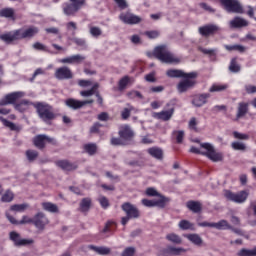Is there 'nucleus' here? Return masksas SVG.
<instances>
[{
	"instance_id": "obj_1",
	"label": "nucleus",
	"mask_w": 256,
	"mask_h": 256,
	"mask_svg": "<svg viewBox=\"0 0 256 256\" xmlns=\"http://www.w3.org/2000/svg\"><path fill=\"white\" fill-rule=\"evenodd\" d=\"M39 33V28L32 26L27 29H17L12 32H8L0 35L1 41H4L7 45L13 43V41H21L22 39H31Z\"/></svg>"
},
{
	"instance_id": "obj_2",
	"label": "nucleus",
	"mask_w": 256,
	"mask_h": 256,
	"mask_svg": "<svg viewBox=\"0 0 256 256\" xmlns=\"http://www.w3.org/2000/svg\"><path fill=\"white\" fill-rule=\"evenodd\" d=\"M200 147L205 151H201L199 148L192 146L190 148V153H194L195 155H203L204 157H207V159L212 161V163H221V161L225 159L223 152L217 151L215 149V146H213L209 142L200 143Z\"/></svg>"
},
{
	"instance_id": "obj_3",
	"label": "nucleus",
	"mask_w": 256,
	"mask_h": 256,
	"mask_svg": "<svg viewBox=\"0 0 256 256\" xmlns=\"http://www.w3.org/2000/svg\"><path fill=\"white\" fill-rule=\"evenodd\" d=\"M153 56L155 57V59H158V61H160L161 63H166L169 65L181 62L179 58L175 57V55H173V53L169 51L167 45L156 46L153 51Z\"/></svg>"
},
{
	"instance_id": "obj_4",
	"label": "nucleus",
	"mask_w": 256,
	"mask_h": 256,
	"mask_svg": "<svg viewBox=\"0 0 256 256\" xmlns=\"http://www.w3.org/2000/svg\"><path fill=\"white\" fill-rule=\"evenodd\" d=\"M34 109H36V113L44 123H49L55 119L56 115L53 112V106L49 105L45 102H35L33 104Z\"/></svg>"
},
{
	"instance_id": "obj_5",
	"label": "nucleus",
	"mask_w": 256,
	"mask_h": 256,
	"mask_svg": "<svg viewBox=\"0 0 256 256\" xmlns=\"http://www.w3.org/2000/svg\"><path fill=\"white\" fill-rule=\"evenodd\" d=\"M119 137H112L110 140L111 145H129L131 141H133V137H135V133L131 130L129 126H122L118 131Z\"/></svg>"
},
{
	"instance_id": "obj_6",
	"label": "nucleus",
	"mask_w": 256,
	"mask_h": 256,
	"mask_svg": "<svg viewBox=\"0 0 256 256\" xmlns=\"http://www.w3.org/2000/svg\"><path fill=\"white\" fill-rule=\"evenodd\" d=\"M121 209L126 213V216L121 219V223L124 226L127 225L131 219H139V217H141L139 208L129 202L123 203Z\"/></svg>"
},
{
	"instance_id": "obj_7",
	"label": "nucleus",
	"mask_w": 256,
	"mask_h": 256,
	"mask_svg": "<svg viewBox=\"0 0 256 256\" xmlns=\"http://www.w3.org/2000/svg\"><path fill=\"white\" fill-rule=\"evenodd\" d=\"M32 143L36 149H39L40 151H43L45 147H47V143H50V145H56L57 142L55 141V138L49 137L45 134H38L36 135Z\"/></svg>"
},
{
	"instance_id": "obj_8",
	"label": "nucleus",
	"mask_w": 256,
	"mask_h": 256,
	"mask_svg": "<svg viewBox=\"0 0 256 256\" xmlns=\"http://www.w3.org/2000/svg\"><path fill=\"white\" fill-rule=\"evenodd\" d=\"M222 7H224L225 11L227 13H238L243 14V5H241V2L239 0H219Z\"/></svg>"
},
{
	"instance_id": "obj_9",
	"label": "nucleus",
	"mask_w": 256,
	"mask_h": 256,
	"mask_svg": "<svg viewBox=\"0 0 256 256\" xmlns=\"http://www.w3.org/2000/svg\"><path fill=\"white\" fill-rule=\"evenodd\" d=\"M197 77H182V80L176 85L178 93H187L197 85Z\"/></svg>"
},
{
	"instance_id": "obj_10",
	"label": "nucleus",
	"mask_w": 256,
	"mask_h": 256,
	"mask_svg": "<svg viewBox=\"0 0 256 256\" xmlns=\"http://www.w3.org/2000/svg\"><path fill=\"white\" fill-rule=\"evenodd\" d=\"M224 197L228 201H232L233 203H245L247 198L249 197V192L242 190L238 193L232 192L231 190H226Z\"/></svg>"
},
{
	"instance_id": "obj_11",
	"label": "nucleus",
	"mask_w": 256,
	"mask_h": 256,
	"mask_svg": "<svg viewBox=\"0 0 256 256\" xmlns=\"http://www.w3.org/2000/svg\"><path fill=\"white\" fill-rule=\"evenodd\" d=\"M166 107H168V110L154 112L152 117H154V119H159L160 121H170L171 117H173L175 113V103L169 102L166 104Z\"/></svg>"
},
{
	"instance_id": "obj_12",
	"label": "nucleus",
	"mask_w": 256,
	"mask_h": 256,
	"mask_svg": "<svg viewBox=\"0 0 256 256\" xmlns=\"http://www.w3.org/2000/svg\"><path fill=\"white\" fill-rule=\"evenodd\" d=\"M21 97H25L24 92L17 91L8 93L0 100V107H6V105H13V107H15L17 100L21 99Z\"/></svg>"
},
{
	"instance_id": "obj_13",
	"label": "nucleus",
	"mask_w": 256,
	"mask_h": 256,
	"mask_svg": "<svg viewBox=\"0 0 256 256\" xmlns=\"http://www.w3.org/2000/svg\"><path fill=\"white\" fill-rule=\"evenodd\" d=\"M120 21L124 23L125 25H139L143 19L129 11L122 12L119 15Z\"/></svg>"
},
{
	"instance_id": "obj_14",
	"label": "nucleus",
	"mask_w": 256,
	"mask_h": 256,
	"mask_svg": "<svg viewBox=\"0 0 256 256\" xmlns=\"http://www.w3.org/2000/svg\"><path fill=\"white\" fill-rule=\"evenodd\" d=\"M221 31V28L216 24H206L198 28V33L202 37H213V35H217Z\"/></svg>"
},
{
	"instance_id": "obj_15",
	"label": "nucleus",
	"mask_w": 256,
	"mask_h": 256,
	"mask_svg": "<svg viewBox=\"0 0 256 256\" xmlns=\"http://www.w3.org/2000/svg\"><path fill=\"white\" fill-rule=\"evenodd\" d=\"M169 201V198L161 196V198L154 200L142 199V205H144V207H159L160 209H165Z\"/></svg>"
},
{
	"instance_id": "obj_16",
	"label": "nucleus",
	"mask_w": 256,
	"mask_h": 256,
	"mask_svg": "<svg viewBox=\"0 0 256 256\" xmlns=\"http://www.w3.org/2000/svg\"><path fill=\"white\" fill-rule=\"evenodd\" d=\"M166 75L171 79H183V77H199V73L196 71L186 73L179 69H169L166 71Z\"/></svg>"
},
{
	"instance_id": "obj_17",
	"label": "nucleus",
	"mask_w": 256,
	"mask_h": 256,
	"mask_svg": "<svg viewBox=\"0 0 256 256\" xmlns=\"http://www.w3.org/2000/svg\"><path fill=\"white\" fill-rule=\"evenodd\" d=\"M54 77L58 79V81H67L73 79V72L71 71V68L62 66L56 69Z\"/></svg>"
},
{
	"instance_id": "obj_18",
	"label": "nucleus",
	"mask_w": 256,
	"mask_h": 256,
	"mask_svg": "<svg viewBox=\"0 0 256 256\" xmlns=\"http://www.w3.org/2000/svg\"><path fill=\"white\" fill-rule=\"evenodd\" d=\"M10 241L14 242L15 247H25V245H33V239H21V234L15 231L9 233Z\"/></svg>"
},
{
	"instance_id": "obj_19",
	"label": "nucleus",
	"mask_w": 256,
	"mask_h": 256,
	"mask_svg": "<svg viewBox=\"0 0 256 256\" xmlns=\"http://www.w3.org/2000/svg\"><path fill=\"white\" fill-rule=\"evenodd\" d=\"M198 227H214L215 229H218L219 231L225 230V229H231V225L227 220H220L219 222H200L198 223Z\"/></svg>"
},
{
	"instance_id": "obj_20",
	"label": "nucleus",
	"mask_w": 256,
	"mask_h": 256,
	"mask_svg": "<svg viewBox=\"0 0 256 256\" xmlns=\"http://www.w3.org/2000/svg\"><path fill=\"white\" fill-rule=\"evenodd\" d=\"M49 225V219L47 218V216L45 215V213L43 212H38L35 216H34V227L36 229H40L41 231H43V229H45V226Z\"/></svg>"
},
{
	"instance_id": "obj_21",
	"label": "nucleus",
	"mask_w": 256,
	"mask_h": 256,
	"mask_svg": "<svg viewBox=\"0 0 256 256\" xmlns=\"http://www.w3.org/2000/svg\"><path fill=\"white\" fill-rule=\"evenodd\" d=\"M186 251L187 250H185L184 248L168 246L167 248L160 250L159 256H177L181 255V253H186Z\"/></svg>"
},
{
	"instance_id": "obj_22",
	"label": "nucleus",
	"mask_w": 256,
	"mask_h": 256,
	"mask_svg": "<svg viewBox=\"0 0 256 256\" xmlns=\"http://www.w3.org/2000/svg\"><path fill=\"white\" fill-rule=\"evenodd\" d=\"M62 10L64 15H67L68 17H75V14L79 11V7H77L75 2H66L62 5Z\"/></svg>"
},
{
	"instance_id": "obj_23",
	"label": "nucleus",
	"mask_w": 256,
	"mask_h": 256,
	"mask_svg": "<svg viewBox=\"0 0 256 256\" xmlns=\"http://www.w3.org/2000/svg\"><path fill=\"white\" fill-rule=\"evenodd\" d=\"M209 97H211V94L209 93L195 95L192 100V105H194V107H203V105L207 103Z\"/></svg>"
},
{
	"instance_id": "obj_24",
	"label": "nucleus",
	"mask_w": 256,
	"mask_h": 256,
	"mask_svg": "<svg viewBox=\"0 0 256 256\" xmlns=\"http://www.w3.org/2000/svg\"><path fill=\"white\" fill-rule=\"evenodd\" d=\"M248 26H249V21L239 16L234 17L233 20L230 21L231 29H242V27H248Z\"/></svg>"
},
{
	"instance_id": "obj_25",
	"label": "nucleus",
	"mask_w": 256,
	"mask_h": 256,
	"mask_svg": "<svg viewBox=\"0 0 256 256\" xmlns=\"http://www.w3.org/2000/svg\"><path fill=\"white\" fill-rule=\"evenodd\" d=\"M35 103L29 101V100H21L20 102H16L14 104L15 111H18V113H25V111H29V107L31 105L33 106Z\"/></svg>"
},
{
	"instance_id": "obj_26",
	"label": "nucleus",
	"mask_w": 256,
	"mask_h": 256,
	"mask_svg": "<svg viewBox=\"0 0 256 256\" xmlns=\"http://www.w3.org/2000/svg\"><path fill=\"white\" fill-rule=\"evenodd\" d=\"M247 113H249V103L247 102L238 103L236 121H239V119H242V117H245Z\"/></svg>"
},
{
	"instance_id": "obj_27",
	"label": "nucleus",
	"mask_w": 256,
	"mask_h": 256,
	"mask_svg": "<svg viewBox=\"0 0 256 256\" xmlns=\"http://www.w3.org/2000/svg\"><path fill=\"white\" fill-rule=\"evenodd\" d=\"M56 165L63 171H75L77 169V164L71 163L69 160H58Z\"/></svg>"
},
{
	"instance_id": "obj_28",
	"label": "nucleus",
	"mask_w": 256,
	"mask_h": 256,
	"mask_svg": "<svg viewBox=\"0 0 256 256\" xmlns=\"http://www.w3.org/2000/svg\"><path fill=\"white\" fill-rule=\"evenodd\" d=\"M65 105L69 109H73V111H77V109H82L83 102L75 98H68L65 100Z\"/></svg>"
},
{
	"instance_id": "obj_29",
	"label": "nucleus",
	"mask_w": 256,
	"mask_h": 256,
	"mask_svg": "<svg viewBox=\"0 0 256 256\" xmlns=\"http://www.w3.org/2000/svg\"><path fill=\"white\" fill-rule=\"evenodd\" d=\"M184 237L186 239H188V241H190V243H193V245H196V247L203 246V238H201V236L197 233L186 234V235H184Z\"/></svg>"
},
{
	"instance_id": "obj_30",
	"label": "nucleus",
	"mask_w": 256,
	"mask_h": 256,
	"mask_svg": "<svg viewBox=\"0 0 256 256\" xmlns=\"http://www.w3.org/2000/svg\"><path fill=\"white\" fill-rule=\"evenodd\" d=\"M83 61H85V56L81 55V54H76V55H72L69 56L67 58H63L62 60H60V63H83Z\"/></svg>"
},
{
	"instance_id": "obj_31",
	"label": "nucleus",
	"mask_w": 256,
	"mask_h": 256,
	"mask_svg": "<svg viewBox=\"0 0 256 256\" xmlns=\"http://www.w3.org/2000/svg\"><path fill=\"white\" fill-rule=\"evenodd\" d=\"M187 209L192 211V213H201V210L203 209V206L201 205V202L190 200L186 203Z\"/></svg>"
},
{
	"instance_id": "obj_32",
	"label": "nucleus",
	"mask_w": 256,
	"mask_h": 256,
	"mask_svg": "<svg viewBox=\"0 0 256 256\" xmlns=\"http://www.w3.org/2000/svg\"><path fill=\"white\" fill-rule=\"evenodd\" d=\"M147 153L150 154L151 157L157 159L158 161L163 160V149L159 147H151L147 150Z\"/></svg>"
},
{
	"instance_id": "obj_33",
	"label": "nucleus",
	"mask_w": 256,
	"mask_h": 256,
	"mask_svg": "<svg viewBox=\"0 0 256 256\" xmlns=\"http://www.w3.org/2000/svg\"><path fill=\"white\" fill-rule=\"evenodd\" d=\"M0 123H2L4 127L10 129V131H16V133H19V131H21V126H18L15 123L5 119L3 116H0Z\"/></svg>"
},
{
	"instance_id": "obj_34",
	"label": "nucleus",
	"mask_w": 256,
	"mask_h": 256,
	"mask_svg": "<svg viewBox=\"0 0 256 256\" xmlns=\"http://www.w3.org/2000/svg\"><path fill=\"white\" fill-rule=\"evenodd\" d=\"M88 249L95 251V253H98V255H109V253H111V248L105 246L97 247L95 245H89Z\"/></svg>"
},
{
	"instance_id": "obj_35",
	"label": "nucleus",
	"mask_w": 256,
	"mask_h": 256,
	"mask_svg": "<svg viewBox=\"0 0 256 256\" xmlns=\"http://www.w3.org/2000/svg\"><path fill=\"white\" fill-rule=\"evenodd\" d=\"M0 17H4L5 19H12V21H15V9H13V8L1 9Z\"/></svg>"
},
{
	"instance_id": "obj_36",
	"label": "nucleus",
	"mask_w": 256,
	"mask_h": 256,
	"mask_svg": "<svg viewBox=\"0 0 256 256\" xmlns=\"http://www.w3.org/2000/svg\"><path fill=\"white\" fill-rule=\"evenodd\" d=\"M42 209H44V211H48V213H59V206L51 202H43Z\"/></svg>"
},
{
	"instance_id": "obj_37",
	"label": "nucleus",
	"mask_w": 256,
	"mask_h": 256,
	"mask_svg": "<svg viewBox=\"0 0 256 256\" xmlns=\"http://www.w3.org/2000/svg\"><path fill=\"white\" fill-rule=\"evenodd\" d=\"M178 227L182 229V231H195V224L191 223L189 220H181Z\"/></svg>"
},
{
	"instance_id": "obj_38",
	"label": "nucleus",
	"mask_w": 256,
	"mask_h": 256,
	"mask_svg": "<svg viewBox=\"0 0 256 256\" xmlns=\"http://www.w3.org/2000/svg\"><path fill=\"white\" fill-rule=\"evenodd\" d=\"M84 152L88 153L91 157L97 153V144L88 143L83 146Z\"/></svg>"
},
{
	"instance_id": "obj_39",
	"label": "nucleus",
	"mask_w": 256,
	"mask_h": 256,
	"mask_svg": "<svg viewBox=\"0 0 256 256\" xmlns=\"http://www.w3.org/2000/svg\"><path fill=\"white\" fill-rule=\"evenodd\" d=\"M167 241H170V243H174L175 245H181L183 243V239L181 236L175 234V233H170L166 235Z\"/></svg>"
},
{
	"instance_id": "obj_40",
	"label": "nucleus",
	"mask_w": 256,
	"mask_h": 256,
	"mask_svg": "<svg viewBox=\"0 0 256 256\" xmlns=\"http://www.w3.org/2000/svg\"><path fill=\"white\" fill-rule=\"evenodd\" d=\"M91 209V200L90 198H83L80 202V211L82 213H87Z\"/></svg>"
},
{
	"instance_id": "obj_41",
	"label": "nucleus",
	"mask_w": 256,
	"mask_h": 256,
	"mask_svg": "<svg viewBox=\"0 0 256 256\" xmlns=\"http://www.w3.org/2000/svg\"><path fill=\"white\" fill-rule=\"evenodd\" d=\"M230 73H239L241 71V65L237 62V58H232L229 65Z\"/></svg>"
},
{
	"instance_id": "obj_42",
	"label": "nucleus",
	"mask_w": 256,
	"mask_h": 256,
	"mask_svg": "<svg viewBox=\"0 0 256 256\" xmlns=\"http://www.w3.org/2000/svg\"><path fill=\"white\" fill-rule=\"evenodd\" d=\"M129 83H131V78L129 76L122 77L118 82L119 91H125Z\"/></svg>"
},
{
	"instance_id": "obj_43",
	"label": "nucleus",
	"mask_w": 256,
	"mask_h": 256,
	"mask_svg": "<svg viewBox=\"0 0 256 256\" xmlns=\"http://www.w3.org/2000/svg\"><path fill=\"white\" fill-rule=\"evenodd\" d=\"M115 229H117V223L114 221H108L102 229V233H113Z\"/></svg>"
},
{
	"instance_id": "obj_44",
	"label": "nucleus",
	"mask_w": 256,
	"mask_h": 256,
	"mask_svg": "<svg viewBox=\"0 0 256 256\" xmlns=\"http://www.w3.org/2000/svg\"><path fill=\"white\" fill-rule=\"evenodd\" d=\"M237 256H256V247H254L252 250L242 248L237 252Z\"/></svg>"
},
{
	"instance_id": "obj_45",
	"label": "nucleus",
	"mask_w": 256,
	"mask_h": 256,
	"mask_svg": "<svg viewBox=\"0 0 256 256\" xmlns=\"http://www.w3.org/2000/svg\"><path fill=\"white\" fill-rule=\"evenodd\" d=\"M13 199H15V195L13 192H11V190H7L1 197L2 203H11Z\"/></svg>"
},
{
	"instance_id": "obj_46",
	"label": "nucleus",
	"mask_w": 256,
	"mask_h": 256,
	"mask_svg": "<svg viewBox=\"0 0 256 256\" xmlns=\"http://www.w3.org/2000/svg\"><path fill=\"white\" fill-rule=\"evenodd\" d=\"M226 51H239V53H245V47L239 44L236 45H224Z\"/></svg>"
},
{
	"instance_id": "obj_47",
	"label": "nucleus",
	"mask_w": 256,
	"mask_h": 256,
	"mask_svg": "<svg viewBox=\"0 0 256 256\" xmlns=\"http://www.w3.org/2000/svg\"><path fill=\"white\" fill-rule=\"evenodd\" d=\"M173 135L175 136L176 143H178V145H181V143H183V139H185V131L175 130L173 131Z\"/></svg>"
},
{
	"instance_id": "obj_48",
	"label": "nucleus",
	"mask_w": 256,
	"mask_h": 256,
	"mask_svg": "<svg viewBox=\"0 0 256 256\" xmlns=\"http://www.w3.org/2000/svg\"><path fill=\"white\" fill-rule=\"evenodd\" d=\"M231 147L234 151H247V146L245 143L236 141L231 143Z\"/></svg>"
},
{
	"instance_id": "obj_49",
	"label": "nucleus",
	"mask_w": 256,
	"mask_h": 256,
	"mask_svg": "<svg viewBox=\"0 0 256 256\" xmlns=\"http://www.w3.org/2000/svg\"><path fill=\"white\" fill-rule=\"evenodd\" d=\"M229 87L227 84H214L212 87L209 89L210 93H217L220 91H225Z\"/></svg>"
},
{
	"instance_id": "obj_50",
	"label": "nucleus",
	"mask_w": 256,
	"mask_h": 256,
	"mask_svg": "<svg viewBox=\"0 0 256 256\" xmlns=\"http://www.w3.org/2000/svg\"><path fill=\"white\" fill-rule=\"evenodd\" d=\"M89 33L92 37H95L96 39H98V37H101V35H103V31L101 30V28L97 26L90 27Z\"/></svg>"
},
{
	"instance_id": "obj_51",
	"label": "nucleus",
	"mask_w": 256,
	"mask_h": 256,
	"mask_svg": "<svg viewBox=\"0 0 256 256\" xmlns=\"http://www.w3.org/2000/svg\"><path fill=\"white\" fill-rule=\"evenodd\" d=\"M101 127H103V124L96 122L90 127V135H97L101 133Z\"/></svg>"
},
{
	"instance_id": "obj_52",
	"label": "nucleus",
	"mask_w": 256,
	"mask_h": 256,
	"mask_svg": "<svg viewBox=\"0 0 256 256\" xmlns=\"http://www.w3.org/2000/svg\"><path fill=\"white\" fill-rule=\"evenodd\" d=\"M26 157H27L28 161L31 163V162L35 161V159H37V157H39V152L37 150H27Z\"/></svg>"
},
{
	"instance_id": "obj_53",
	"label": "nucleus",
	"mask_w": 256,
	"mask_h": 256,
	"mask_svg": "<svg viewBox=\"0 0 256 256\" xmlns=\"http://www.w3.org/2000/svg\"><path fill=\"white\" fill-rule=\"evenodd\" d=\"M145 37L148 39H157L161 33L158 30H150L144 32Z\"/></svg>"
},
{
	"instance_id": "obj_54",
	"label": "nucleus",
	"mask_w": 256,
	"mask_h": 256,
	"mask_svg": "<svg viewBox=\"0 0 256 256\" xmlns=\"http://www.w3.org/2000/svg\"><path fill=\"white\" fill-rule=\"evenodd\" d=\"M29 207V205L27 204H14L11 206V211H17L19 213L25 211V209H27Z\"/></svg>"
},
{
	"instance_id": "obj_55",
	"label": "nucleus",
	"mask_w": 256,
	"mask_h": 256,
	"mask_svg": "<svg viewBox=\"0 0 256 256\" xmlns=\"http://www.w3.org/2000/svg\"><path fill=\"white\" fill-rule=\"evenodd\" d=\"M146 195L148 197H159V199H161V197H163V195H161L159 192H157L155 190V188H151V187L146 189Z\"/></svg>"
},
{
	"instance_id": "obj_56",
	"label": "nucleus",
	"mask_w": 256,
	"mask_h": 256,
	"mask_svg": "<svg viewBox=\"0 0 256 256\" xmlns=\"http://www.w3.org/2000/svg\"><path fill=\"white\" fill-rule=\"evenodd\" d=\"M233 137L235 139H240L241 141H247L249 140V134H243V133H239L237 131L233 132Z\"/></svg>"
},
{
	"instance_id": "obj_57",
	"label": "nucleus",
	"mask_w": 256,
	"mask_h": 256,
	"mask_svg": "<svg viewBox=\"0 0 256 256\" xmlns=\"http://www.w3.org/2000/svg\"><path fill=\"white\" fill-rule=\"evenodd\" d=\"M73 41H74L75 45H77L78 47H82V49H87V41H85V39L74 38Z\"/></svg>"
},
{
	"instance_id": "obj_58",
	"label": "nucleus",
	"mask_w": 256,
	"mask_h": 256,
	"mask_svg": "<svg viewBox=\"0 0 256 256\" xmlns=\"http://www.w3.org/2000/svg\"><path fill=\"white\" fill-rule=\"evenodd\" d=\"M102 209H108L109 207V199H107V197L105 196H100L99 199H98Z\"/></svg>"
},
{
	"instance_id": "obj_59",
	"label": "nucleus",
	"mask_w": 256,
	"mask_h": 256,
	"mask_svg": "<svg viewBox=\"0 0 256 256\" xmlns=\"http://www.w3.org/2000/svg\"><path fill=\"white\" fill-rule=\"evenodd\" d=\"M114 2L116 3L117 7H119V9L121 11H123V10L127 9V7H129L127 0H114Z\"/></svg>"
},
{
	"instance_id": "obj_60",
	"label": "nucleus",
	"mask_w": 256,
	"mask_h": 256,
	"mask_svg": "<svg viewBox=\"0 0 256 256\" xmlns=\"http://www.w3.org/2000/svg\"><path fill=\"white\" fill-rule=\"evenodd\" d=\"M127 96L130 99H135V97H137L138 99H143V94H141V92H139L137 90H132V91L128 92Z\"/></svg>"
},
{
	"instance_id": "obj_61",
	"label": "nucleus",
	"mask_w": 256,
	"mask_h": 256,
	"mask_svg": "<svg viewBox=\"0 0 256 256\" xmlns=\"http://www.w3.org/2000/svg\"><path fill=\"white\" fill-rule=\"evenodd\" d=\"M33 49H35V51H49V49H47V46H45L44 44H41L40 42H35L33 44Z\"/></svg>"
},
{
	"instance_id": "obj_62",
	"label": "nucleus",
	"mask_w": 256,
	"mask_h": 256,
	"mask_svg": "<svg viewBox=\"0 0 256 256\" xmlns=\"http://www.w3.org/2000/svg\"><path fill=\"white\" fill-rule=\"evenodd\" d=\"M135 255V247H127L122 252L121 256H134Z\"/></svg>"
},
{
	"instance_id": "obj_63",
	"label": "nucleus",
	"mask_w": 256,
	"mask_h": 256,
	"mask_svg": "<svg viewBox=\"0 0 256 256\" xmlns=\"http://www.w3.org/2000/svg\"><path fill=\"white\" fill-rule=\"evenodd\" d=\"M199 5L201 9H204V11H207L208 13H215V8L211 7L209 4L202 2Z\"/></svg>"
},
{
	"instance_id": "obj_64",
	"label": "nucleus",
	"mask_w": 256,
	"mask_h": 256,
	"mask_svg": "<svg viewBox=\"0 0 256 256\" xmlns=\"http://www.w3.org/2000/svg\"><path fill=\"white\" fill-rule=\"evenodd\" d=\"M245 91L248 95H253L254 93H256V86L247 84L245 85Z\"/></svg>"
}]
</instances>
